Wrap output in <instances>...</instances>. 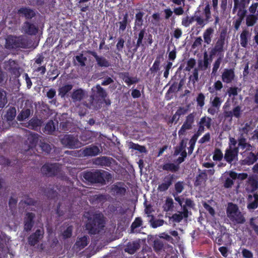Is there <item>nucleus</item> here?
Masks as SVG:
<instances>
[{
	"label": "nucleus",
	"mask_w": 258,
	"mask_h": 258,
	"mask_svg": "<svg viewBox=\"0 0 258 258\" xmlns=\"http://www.w3.org/2000/svg\"><path fill=\"white\" fill-rule=\"evenodd\" d=\"M39 145L42 151L46 154H49L50 152L51 147L48 143L40 141Z\"/></svg>",
	"instance_id": "obj_50"
},
{
	"label": "nucleus",
	"mask_w": 258,
	"mask_h": 258,
	"mask_svg": "<svg viewBox=\"0 0 258 258\" xmlns=\"http://www.w3.org/2000/svg\"><path fill=\"white\" fill-rule=\"evenodd\" d=\"M31 113L30 109H23L18 115L17 119L19 121H23L30 116Z\"/></svg>",
	"instance_id": "obj_40"
},
{
	"label": "nucleus",
	"mask_w": 258,
	"mask_h": 258,
	"mask_svg": "<svg viewBox=\"0 0 258 258\" xmlns=\"http://www.w3.org/2000/svg\"><path fill=\"white\" fill-rule=\"evenodd\" d=\"M38 138L35 136H31L28 137V141L30 144L29 145V148H32L35 147L38 142Z\"/></svg>",
	"instance_id": "obj_62"
},
{
	"label": "nucleus",
	"mask_w": 258,
	"mask_h": 258,
	"mask_svg": "<svg viewBox=\"0 0 258 258\" xmlns=\"http://www.w3.org/2000/svg\"><path fill=\"white\" fill-rule=\"evenodd\" d=\"M83 177L88 182L101 185L106 184V181L109 182L112 179L111 174L103 170L86 171L83 173Z\"/></svg>",
	"instance_id": "obj_1"
},
{
	"label": "nucleus",
	"mask_w": 258,
	"mask_h": 258,
	"mask_svg": "<svg viewBox=\"0 0 258 258\" xmlns=\"http://www.w3.org/2000/svg\"><path fill=\"white\" fill-rule=\"evenodd\" d=\"M243 159L241 160V163L243 165H251L253 164L258 159V152L255 154L253 152L244 151L243 153Z\"/></svg>",
	"instance_id": "obj_13"
},
{
	"label": "nucleus",
	"mask_w": 258,
	"mask_h": 258,
	"mask_svg": "<svg viewBox=\"0 0 258 258\" xmlns=\"http://www.w3.org/2000/svg\"><path fill=\"white\" fill-rule=\"evenodd\" d=\"M223 158V154L221 150L219 148H216L214 150L213 159L214 161H220L222 160Z\"/></svg>",
	"instance_id": "obj_53"
},
{
	"label": "nucleus",
	"mask_w": 258,
	"mask_h": 258,
	"mask_svg": "<svg viewBox=\"0 0 258 258\" xmlns=\"http://www.w3.org/2000/svg\"><path fill=\"white\" fill-rule=\"evenodd\" d=\"M88 53L93 56L95 59L97 65L101 68H108L111 66L110 62L106 58L102 56H99L94 51H88Z\"/></svg>",
	"instance_id": "obj_19"
},
{
	"label": "nucleus",
	"mask_w": 258,
	"mask_h": 258,
	"mask_svg": "<svg viewBox=\"0 0 258 258\" xmlns=\"http://www.w3.org/2000/svg\"><path fill=\"white\" fill-rule=\"evenodd\" d=\"M174 207V202L172 198L168 197L165 200V203L163 206L164 210L168 212L172 210Z\"/></svg>",
	"instance_id": "obj_42"
},
{
	"label": "nucleus",
	"mask_w": 258,
	"mask_h": 258,
	"mask_svg": "<svg viewBox=\"0 0 258 258\" xmlns=\"http://www.w3.org/2000/svg\"><path fill=\"white\" fill-rule=\"evenodd\" d=\"M44 57L42 54H38L34 58V63H33V67H37V66H42V63L44 61Z\"/></svg>",
	"instance_id": "obj_63"
},
{
	"label": "nucleus",
	"mask_w": 258,
	"mask_h": 258,
	"mask_svg": "<svg viewBox=\"0 0 258 258\" xmlns=\"http://www.w3.org/2000/svg\"><path fill=\"white\" fill-rule=\"evenodd\" d=\"M214 32V29L211 27L207 28L203 34V37L204 42L207 44H210L212 41V36Z\"/></svg>",
	"instance_id": "obj_34"
},
{
	"label": "nucleus",
	"mask_w": 258,
	"mask_h": 258,
	"mask_svg": "<svg viewBox=\"0 0 258 258\" xmlns=\"http://www.w3.org/2000/svg\"><path fill=\"white\" fill-rule=\"evenodd\" d=\"M226 33L221 32L219 37L217 40L215 46L209 52V56L211 60L216 54L218 56L223 55L224 52V45L225 44Z\"/></svg>",
	"instance_id": "obj_5"
},
{
	"label": "nucleus",
	"mask_w": 258,
	"mask_h": 258,
	"mask_svg": "<svg viewBox=\"0 0 258 258\" xmlns=\"http://www.w3.org/2000/svg\"><path fill=\"white\" fill-rule=\"evenodd\" d=\"M61 143L70 149L77 148L80 147L81 144L78 138L71 134L65 135L61 139Z\"/></svg>",
	"instance_id": "obj_7"
},
{
	"label": "nucleus",
	"mask_w": 258,
	"mask_h": 258,
	"mask_svg": "<svg viewBox=\"0 0 258 258\" xmlns=\"http://www.w3.org/2000/svg\"><path fill=\"white\" fill-rule=\"evenodd\" d=\"M257 18L255 15L251 14L247 16L246 18V24L247 26H252L256 23Z\"/></svg>",
	"instance_id": "obj_52"
},
{
	"label": "nucleus",
	"mask_w": 258,
	"mask_h": 258,
	"mask_svg": "<svg viewBox=\"0 0 258 258\" xmlns=\"http://www.w3.org/2000/svg\"><path fill=\"white\" fill-rule=\"evenodd\" d=\"M25 200L24 203L27 206H35L37 203V201L33 198H30L29 195L25 196Z\"/></svg>",
	"instance_id": "obj_60"
},
{
	"label": "nucleus",
	"mask_w": 258,
	"mask_h": 258,
	"mask_svg": "<svg viewBox=\"0 0 258 258\" xmlns=\"http://www.w3.org/2000/svg\"><path fill=\"white\" fill-rule=\"evenodd\" d=\"M112 190L115 193L116 195L119 196H124L126 191L125 187L119 186L117 185H113Z\"/></svg>",
	"instance_id": "obj_43"
},
{
	"label": "nucleus",
	"mask_w": 258,
	"mask_h": 258,
	"mask_svg": "<svg viewBox=\"0 0 258 258\" xmlns=\"http://www.w3.org/2000/svg\"><path fill=\"white\" fill-rule=\"evenodd\" d=\"M212 119L210 117L204 116L202 117L199 122V124L206 126L208 128H210L211 125Z\"/></svg>",
	"instance_id": "obj_51"
},
{
	"label": "nucleus",
	"mask_w": 258,
	"mask_h": 258,
	"mask_svg": "<svg viewBox=\"0 0 258 258\" xmlns=\"http://www.w3.org/2000/svg\"><path fill=\"white\" fill-rule=\"evenodd\" d=\"M228 175V177H225V180L223 182V186L225 188H231L234 184V180L239 177L238 173L233 171H230Z\"/></svg>",
	"instance_id": "obj_20"
},
{
	"label": "nucleus",
	"mask_w": 258,
	"mask_h": 258,
	"mask_svg": "<svg viewBox=\"0 0 258 258\" xmlns=\"http://www.w3.org/2000/svg\"><path fill=\"white\" fill-rule=\"evenodd\" d=\"M5 63L6 66V69L10 72L12 74L18 76L20 75L19 68L15 66L16 64V62L15 60L10 59L7 62H6Z\"/></svg>",
	"instance_id": "obj_27"
},
{
	"label": "nucleus",
	"mask_w": 258,
	"mask_h": 258,
	"mask_svg": "<svg viewBox=\"0 0 258 258\" xmlns=\"http://www.w3.org/2000/svg\"><path fill=\"white\" fill-rule=\"evenodd\" d=\"M31 41L25 35H9L6 39L5 47L7 49H27L30 47Z\"/></svg>",
	"instance_id": "obj_2"
},
{
	"label": "nucleus",
	"mask_w": 258,
	"mask_h": 258,
	"mask_svg": "<svg viewBox=\"0 0 258 258\" xmlns=\"http://www.w3.org/2000/svg\"><path fill=\"white\" fill-rule=\"evenodd\" d=\"M87 236L81 237L76 242V246L80 249L84 248L88 243Z\"/></svg>",
	"instance_id": "obj_41"
},
{
	"label": "nucleus",
	"mask_w": 258,
	"mask_h": 258,
	"mask_svg": "<svg viewBox=\"0 0 258 258\" xmlns=\"http://www.w3.org/2000/svg\"><path fill=\"white\" fill-rule=\"evenodd\" d=\"M16 116V109L14 107H10L7 110L5 117L8 121H12Z\"/></svg>",
	"instance_id": "obj_39"
},
{
	"label": "nucleus",
	"mask_w": 258,
	"mask_h": 258,
	"mask_svg": "<svg viewBox=\"0 0 258 258\" xmlns=\"http://www.w3.org/2000/svg\"><path fill=\"white\" fill-rule=\"evenodd\" d=\"M223 57V55L219 56L217 59L215 60L213 64V67L212 68V74L215 75L218 69L220 67L222 59Z\"/></svg>",
	"instance_id": "obj_47"
},
{
	"label": "nucleus",
	"mask_w": 258,
	"mask_h": 258,
	"mask_svg": "<svg viewBox=\"0 0 258 258\" xmlns=\"http://www.w3.org/2000/svg\"><path fill=\"white\" fill-rule=\"evenodd\" d=\"M175 190V194H179L181 193L184 189V184L183 181H178L174 184Z\"/></svg>",
	"instance_id": "obj_58"
},
{
	"label": "nucleus",
	"mask_w": 258,
	"mask_h": 258,
	"mask_svg": "<svg viewBox=\"0 0 258 258\" xmlns=\"http://www.w3.org/2000/svg\"><path fill=\"white\" fill-rule=\"evenodd\" d=\"M45 195L49 199H54L57 196V192L53 188H45L43 190Z\"/></svg>",
	"instance_id": "obj_37"
},
{
	"label": "nucleus",
	"mask_w": 258,
	"mask_h": 258,
	"mask_svg": "<svg viewBox=\"0 0 258 258\" xmlns=\"http://www.w3.org/2000/svg\"><path fill=\"white\" fill-rule=\"evenodd\" d=\"M205 96L202 93H200L196 99L198 106L203 107L205 105Z\"/></svg>",
	"instance_id": "obj_57"
},
{
	"label": "nucleus",
	"mask_w": 258,
	"mask_h": 258,
	"mask_svg": "<svg viewBox=\"0 0 258 258\" xmlns=\"http://www.w3.org/2000/svg\"><path fill=\"white\" fill-rule=\"evenodd\" d=\"M104 216L101 213H95L88 218L86 229L90 234H96L104 227Z\"/></svg>",
	"instance_id": "obj_3"
},
{
	"label": "nucleus",
	"mask_w": 258,
	"mask_h": 258,
	"mask_svg": "<svg viewBox=\"0 0 258 258\" xmlns=\"http://www.w3.org/2000/svg\"><path fill=\"white\" fill-rule=\"evenodd\" d=\"M235 77L233 69H225L221 75V79L224 83L226 84L231 83Z\"/></svg>",
	"instance_id": "obj_21"
},
{
	"label": "nucleus",
	"mask_w": 258,
	"mask_h": 258,
	"mask_svg": "<svg viewBox=\"0 0 258 258\" xmlns=\"http://www.w3.org/2000/svg\"><path fill=\"white\" fill-rule=\"evenodd\" d=\"M173 222L176 223L180 222L183 218V215L179 212V213L173 214L171 218Z\"/></svg>",
	"instance_id": "obj_64"
},
{
	"label": "nucleus",
	"mask_w": 258,
	"mask_h": 258,
	"mask_svg": "<svg viewBox=\"0 0 258 258\" xmlns=\"http://www.w3.org/2000/svg\"><path fill=\"white\" fill-rule=\"evenodd\" d=\"M204 14L205 17V19H203L200 16L198 15L190 18L188 17V22L189 24H190L194 21H196L198 25L204 26L211 21V12L210 11V6L209 3L206 4L204 9Z\"/></svg>",
	"instance_id": "obj_6"
},
{
	"label": "nucleus",
	"mask_w": 258,
	"mask_h": 258,
	"mask_svg": "<svg viewBox=\"0 0 258 258\" xmlns=\"http://www.w3.org/2000/svg\"><path fill=\"white\" fill-rule=\"evenodd\" d=\"M176 178L177 176L174 174L166 175L163 178V182L158 185V190L161 192L166 191Z\"/></svg>",
	"instance_id": "obj_10"
},
{
	"label": "nucleus",
	"mask_w": 258,
	"mask_h": 258,
	"mask_svg": "<svg viewBox=\"0 0 258 258\" xmlns=\"http://www.w3.org/2000/svg\"><path fill=\"white\" fill-rule=\"evenodd\" d=\"M130 146L131 148L138 151L140 153H145L146 152V149L145 146L140 145L138 144L132 142L131 143Z\"/></svg>",
	"instance_id": "obj_56"
},
{
	"label": "nucleus",
	"mask_w": 258,
	"mask_h": 258,
	"mask_svg": "<svg viewBox=\"0 0 258 258\" xmlns=\"http://www.w3.org/2000/svg\"><path fill=\"white\" fill-rule=\"evenodd\" d=\"M38 26L31 21H26L22 26V32L30 36L36 35L38 32Z\"/></svg>",
	"instance_id": "obj_9"
},
{
	"label": "nucleus",
	"mask_w": 258,
	"mask_h": 258,
	"mask_svg": "<svg viewBox=\"0 0 258 258\" xmlns=\"http://www.w3.org/2000/svg\"><path fill=\"white\" fill-rule=\"evenodd\" d=\"M35 215L32 212H27L26 213L24 218V230L26 232H29L32 229L34 224V219Z\"/></svg>",
	"instance_id": "obj_14"
},
{
	"label": "nucleus",
	"mask_w": 258,
	"mask_h": 258,
	"mask_svg": "<svg viewBox=\"0 0 258 258\" xmlns=\"http://www.w3.org/2000/svg\"><path fill=\"white\" fill-rule=\"evenodd\" d=\"M7 103V93L0 88V108H3Z\"/></svg>",
	"instance_id": "obj_44"
},
{
	"label": "nucleus",
	"mask_w": 258,
	"mask_h": 258,
	"mask_svg": "<svg viewBox=\"0 0 258 258\" xmlns=\"http://www.w3.org/2000/svg\"><path fill=\"white\" fill-rule=\"evenodd\" d=\"M189 81L193 84H195L196 82H198L199 80V73L198 70L197 69H195L192 74L190 76Z\"/></svg>",
	"instance_id": "obj_59"
},
{
	"label": "nucleus",
	"mask_w": 258,
	"mask_h": 258,
	"mask_svg": "<svg viewBox=\"0 0 258 258\" xmlns=\"http://www.w3.org/2000/svg\"><path fill=\"white\" fill-rule=\"evenodd\" d=\"M46 97L49 99H52V101L50 102L51 103L55 104L56 102V91L54 89L51 88L46 93Z\"/></svg>",
	"instance_id": "obj_46"
},
{
	"label": "nucleus",
	"mask_w": 258,
	"mask_h": 258,
	"mask_svg": "<svg viewBox=\"0 0 258 258\" xmlns=\"http://www.w3.org/2000/svg\"><path fill=\"white\" fill-rule=\"evenodd\" d=\"M43 174L47 176H54L59 171L58 167L56 164H44L41 168Z\"/></svg>",
	"instance_id": "obj_12"
},
{
	"label": "nucleus",
	"mask_w": 258,
	"mask_h": 258,
	"mask_svg": "<svg viewBox=\"0 0 258 258\" xmlns=\"http://www.w3.org/2000/svg\"><path fill=\"white\" fill-rule=\"evenodd\" d=\"M92 91V95L91 98L92 101L95 98L98 100L104 99L107 95L105 90L99 85H97L95 87H93Z\"/></svg>",
	"instance_id": "obj_15"
},
{
	"label": "nucleus",
	"mask_w": 258,
	"mask_h": 258,
	"mask_svg": "<svg viewBox=\"0 0 258 258\" xmlns=\"http://www.w3.org/2000/svg\"><path fill=\"white\" fill-rule=\"evenodd\" d=\"M194 122L195 115L193 113H190L186 117L185 120L178 131V134L179 137L185 135L186 130H191Z\"/></svg>",
	"instance_id": "obj_11"
},
{
	"label": "nucleus",
	"mask_w": 258,
	"mask_h": 258,
	"mask_svg": "<svg viewBox=\"0 0 258 258\" xmlns=\"http://www.w3.org/2000/svg\"><path fill=\"white\" fill-rule=\"evenodd\" d=\"M112 159L106 156H101L95 158L93 163L97 166L109 167L111 164V160Z\"/></svg>",
	"instance_id": "obj_26"
},
{
	"label": "nucleus",
	"mask_w": 258,
	"mask_h": 258,
	"mask_svg": "<svg viewBox=\"0 0 258 258\" xmlns=\"http://www.w3.org/2000/svg\"><path fill=\"white\" fill-rule=\"evenodd\" d=\"M73 227L72 226H69L62 233L63 238L66 239L70 238L72 235Z\"/></svg>",
	"instance_id": "obj_55"
},
{
	"label": "nucleus",
	"mask_w": 258,
	"mask_h": 258,
	"mask_svg": "<svg viewBox=\"0 0 258 258\" xmlns=\"http://www.w3.org/2000/svg\"><path fill=\"white\" fill-rule=\"evenodd\" d=\"M18 14L27 20H31L35 17L36 12L29 7H22L18 10Z\"/></svg>",
	"instance_id": "obj_16"
},
{
	"label": "nucleus",
	"mask_w": 258,
	"mask_h": 258,
	"mask_svg": "<svg viewBox=\"0 0 258 258\" xmlns=\"http://www.w3.org/2000/svg\"><path fill=\"white\" fill-rule=\"evenodd\" d=\"M238 12L237 13V15L238 16V18L233 22V25L235 30H238L239 28L240 25L241 24L242 22L243 21L246 13L247 10L246 8H237Z\"/></svg>",
	"instance_id": "obj_23"
},
{
	"label": "nucleus",
	"mask_w": 258,
	"mask_h": 258,
	"mask_svg": "<svg viewBox=\"0 0 258 258\" xmlns=\"http://www.w3.org/2000/svg\"><path fill=\"white\" fill-rule=\"evenodd\" d=\"M226 214L229 220L234 224H242L245 222V219L239 211L237 205L232 203L228 204Z\"/></svg>",
	"instance_id": "obj_4"
},
{
	"label": "nucleus",
	"mask_w": 258,
	"mask_h": 258,
	"mask_svg": "<svg viewBox=\"0 0 258 258\" xmlns=\"http://www.w3.org/2000/svg\"><path fill=\"white\" fill-rule=\"evenodd\" d=\"M75 60L78 62L79 66L81 67H85L87 61V57L84 56L82 53L75 56Z\"/></svg>",
	"instance_id": "obj_48"
},
{
	"label": "nucleus",
	"mask_w": 258,
	"mask_h": 258,
	"mask_svg": "<svg viewBox=\"0 0 258 258\" xmlns=\"http://www.w3.org/2000/svg\"><path fill=\"white\" fill-rule=\"evenodd\" d=\"M139 248V243L133 242L132 244H128L125 250L130 254H134Z\"/></svg>",
	"instance_id": "obj_45"
},
{
	"label": "nucleus",
	"mask_w": 258,
	"mask_h": 258,
	"mask_svg": "<svg viewBox=\"0 0 258 258\" xmlns=\"http://www.w3.org/2000/svg\"><path fill=\"white\" fill-rule=\"evenodd\" d=\"M249 32L248 30L245 29L242 31L240 35V44L243 47H246L248 44V37Z\"/></svg>",
	"instance_id": "obj_35"
},
{
	"label": "nucleus",
	"mask_w": 258,
	"mask_h": 258,
	"mask_svg": "<svg viewBox=\"0 0 258 258\" xmlns=\"http://www.w3.org/2000/svg\"><path fill=\"white\" fill-rule=\"evenodd\" d=\"M144 13L139 10V12L136 14L135 20V26L133 27L134 30L136 31L137 28H141L144 22L143 16Z\"/></svg>",
	"instance_id": "obj_29"
},
{
	"label": "nucleus",
	"mask_w": 258,
	"mask_h": 258,
	"mask_svg": "<svg viewBox=\"0 0 258 258\" xmlns=\"http://www.w3.org/2000/svg\"><path fill=\"white\" fill-rule=\"evenodd\" d=\"M163 243L160 240H155L154 241V249L155 251H160L163 248Z\"/></svg>",
	"instance_id": "obj_61"
},
{
	"label": "nucleus",
	"mask_w": 258,
	"mask_h": 258,
	"mask_svg": "<svg viewBox=\"0 0 258 258\" xmlns=\"http://www.w3.org/2000/svg\"><path fill=\"white\" fill-rule=\"evenodd\" d=\"M246 189L248 193H252L258 189V177L257 176L249 177Z\"/></svg>",
	"instance_id": "obj_25"
},
{
	"label": "nucleus",
	"mask_w": 258,
	"mask_h": 258,
	"mask_svg": "<svg viewBox=\"0 0 258 258\" xmlns=\"http://www.w3.org/2000/svg\"><path fill=\"white\" fill-rule=\"evenodd\" d=\"M42 119H38L37 117H33L28 122V126L32 130L37 131L42 125Z\"/></svg>",
	"instance_id": "obj_31"
},
{
	"label": "nucleus",
	"mask_w": 258,
	"mask_h": 258,
	"mask_svg": "<svg viewBox=\"0 0 258 258\" xmlns=\"http://www.w3.org/2000/svg\"><path fill=\"white\" fill-rule=\"evenodd\" d=\"M45 132L48 134H52L55 130L54 122L52 120L49 121L45 125Z\"/></svg>",
	"instance_id": "obj_54"
},
{
	"label": "nucleus",
	"mask_w": 258,
	"mask_h": 258,
	"mask_svg": "<svg viewBox=\"0 0 258 258\" xmlns=\"http://www.w3.org/2000/svg\"><path fill=\"white\" fill-rule=\"evenodd\" d=\"M238 152L237 148L232 149L231 147L229 146V148L225 150L224 156V160L229 164H231L235 159L237 157Z\"/></svg>",
	"instance_id": "obj_18"
},
{
	"label": "nucleus",
	"mask_w": 258,
	"mask_h": 258,
	"mask_svg": "<svg viewBox=\"0 0 258 258\" xmlns=\"http://www.w3.org/2000/svg\"><path fill=\"white\" fill-rule=\"evenodd\" d=\"M73 87V85L71 84L63 85L61 87H59L58 90V96L62 98H64L67 95L68 93L72 89Z\"/></svg>",
	"instance_id": "obj_32"
},
{
	"label": "nucleus",
	"mask_w": 258,
	"mask_h": 258,
	"mask_svg": "<svg viewBox=\"0 0 258 258\" xmlns=\"http://www.w3.org/2000/svg\"><path fill=\"white\" fill-rule=\"evenodd\" d=\"M128 14L125 13L123 15V17L122 19V20L121 21H119L118 23L119 24V31L120 32H123L126 29V28L127 27V24H128Z\"/></svg>",
	"instance_id": "obj_38"
},
{
	"label": "nucleus",
	"mask_w": 258,
	"mask_h": 258,
	"mask_svg": "<svg viewBox=\"0 0 258 258\" xmlns=\"http://www.w3.org/2000/svg\"><path fill=\"white\" fill-rule=\"evenodd\" d=\"M143 224V221L141 217H137L131 226V230L132 233L137 232V229Z\"/></svg>",
	"instance_id": "obj_36"
},
{
	"label": "nucleus",
	"mask_w": 258,
	"mask_h": 258,
	"mask_svg": "<svg viewBox=\"0 0 258 258\" xmlns=\"http://www.w3.org/2000/svg\"><path fill=\"white\" fill-rule=\"evenodd\" d=\"M188 139L186 138H183L179 143V145L175 150L176 154H178L182 150H185Z\"/></svg>",
	"instance_id": "obj_49"
},
{
	"label": "nucleus",
	"mask_w": 258,
	"mask_h": 258,
	"mask_svg": "<svg viewBox=\"0 0 258 258\" xmlns=\"http://www.w3.org/2000/svg\"><path fill=\"white\" fill-rule=\"evenodd\" d=\"M162 169L164 171H170L171 172H176L178 171L179 166L178 164L175 165L173 163H165L162 166Z\"/></svg>",
	"instance_id": "obj_33"
},
{
	"label": "nucleus",
	"mask_w": 258,
	"mask_h": 258,
	"mask_svg": "<svg viewBox=\"0 0 258 258\" xmlns=\"http://www.w3.org/2000/svg\"><path fill=\"white\" fill-rule=\"evenodd\" d=\"M247 208L249 210H254L258 207V194L254 193L253 196L249 195L247 197Z\"/></svg>",
	"instance_id": "obj_24"
},
{
	"label": "nucleus",
	"mask_w": 258,
	"mask_h": 258,
	"mask_svg": "<svg viewBox=\"0 0 258 258\" xmlns=\"http://www.w3.org/2000/svg\"><path fill=\"white\" fill-rule=\"evenodd\" d=\"M76 152L77 156L79 157H93L99 154L100 149L95 145H90Z\"/></svg>",
	"instance_id": "obj_8"
},
{
	"label": "nucleus",
	"mask_w": 258,
	"mask_h": 258,
	"mask_svg": "<svg viewBox=\"0 0 258 258\" xmlns=\"http://www.w3.org/2000/svg\"><path fill=\"white\" fill-rule=\"evenodd\" d=\"M44 232L43 229H37L35 232L31 234L28 238V241L31 246H35L39 240L43 237Z\"/></svg>",
	"instance_id": "obj_17"
},
{
	"label": "nucleus",
	"mask_w": 258,
	"mask_h": 258,
	"mask_svg": "<svg viewBox=\"0 0 258 258\" xmlns=\"http://www.w3.org/2000/svg\"><path fill=\"white\" fill-rule=\"evenodd\" d=\"M147 34L146 29L145 28L140 29L138 32H135L134 33L135 37L137 38L138 40L135 45V48L133 49L134 53L136 52L138 48L141 46H144L143 41L145 35Z\"/></svg>",
	"instance_id": "obj_22"
},
{
	"label": "nucleus",
	"mask_w": 258,
	"mask_h": 258,
	"mask_svg": "<svg viewBox=\"0 0 258 258\" xmlns=\"http://www.w3.org/2000/svg\"><path fill=\"white\" fill-rule=\"evenodd\" d=\"M121 78L123 81L128 86L131 85L136 84L139 82V79L137 77H131L129 75L128 72H125L121 74Z\"/></svg>",
	"instance_id": "obj_30"
},
{
	"label": "nucleus",
	"mask_w": 258,
	"mask_h": 258,
	"mask_svg": "<svg viewBox=\"0 0 258 258\" xmlns=\"http://www.w3.org/2000/svg\"><path fill=\"white\" fill-rule=\"evenodd\" d=\"M85 95V91L81 88L74 90L71 95V98L74 102L80 101Z\"/></svg>",
	"instance_id": "obj_28"
}]
</instances>
